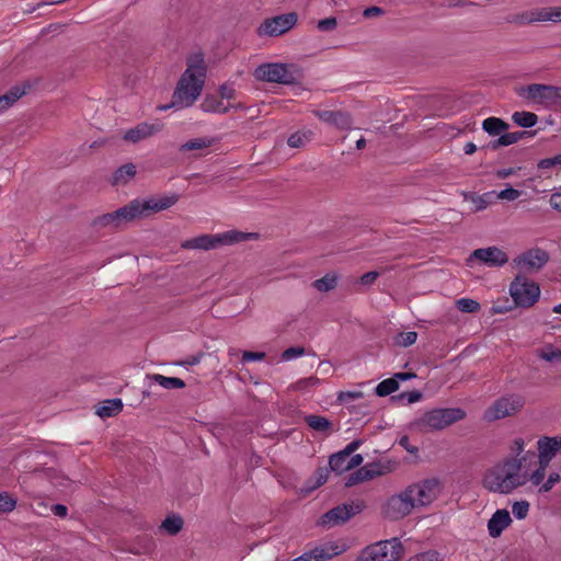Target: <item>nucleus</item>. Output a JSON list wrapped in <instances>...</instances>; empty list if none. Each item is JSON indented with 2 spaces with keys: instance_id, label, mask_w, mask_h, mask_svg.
<instances>
[{
  "instance_id": "obj_1",
  "label": "nucleus",
  "mask_w": 561,
  "mask_h": 561,
  "mask_svg": "<svg viewBox=\"0 0 561 561\" xmlns=\"http://www.w3.org/2000/svg\"><path fill=\"white\" fill-rule=\"evenodd\" d=\"M187 68L178 81L170 103L160 105V111L172 107H188L198 99L204 88L207 67L203 53H195L186 60Z\"/></svg>"
},
{
  "instance_id": "obj_2",
  "label": "nucleus",
  "mask_w": 561,
  "mask_h": 561,
  "mask_svg": "<svg viewBox=\"0 0 561 561\" xmlns=\"http://www.w3.org/2000/svg\"><path fill=\"white\" fill-rule=\"evenodd\" d=\"M253 239H257V233L229 230L218 234H202L196 238H192L186 240L182 247L185 249L209 250Z\"/></svg>"
},
{
  "instance_id": "obj_3",
  "label": "nucleus",
  "mask_w": 561,
  "mask_h": 561,
  "mask_svg": "<svg viewBox=\"0 0 561 561\" xmlns=\"http://www.w3.org/2000/svg\"><path fill=\"white\" fill-rule=\"evenodd\" d=\"M404 554V547L399 538L380 540L365 547L356 561H399Z\"/></svg>"
},
{
  "instance_id": "obj_4",
  "label": "nucleus",
  "mask_w": 561,
  "mask_h": 561,
  "mask_svg": "<svg viewBox=\"0 0 561 561\" xmlns=\"http://www.w3.org/2000/svg\"><path fill=\"white\" fill-rule=\"evenodd\" d=\"M254 76L260 81L290 85L298 82L300 72L294 65L263 64L255 69Z\"/></svg>"
},
{
  "instance_id": "obj_5",
  "label": "nucleus",
  "mask_w": 561,
  "mask_h": 561,
  "mask_svg": "<svg viewBox=\"0 0 561 561\" xmlns=\"http://www.w3.org/2000/svg\"><path fill=\"white\" fill-rule=\"evenodd\" d=\"M526 404L525 396L520 393H507L496 399L484 412V419L489 422L516 415Z\"/></svg>"
},
{
  "instance_id": "obj_6",
  "label": "nucleus",
  "mask_w": 561,
  "mask_h": 561,
  "mask_svg": "<svg viewBox=\"0 0 561 561\" xmlns=\"http://www.w3.org/2000/svg\"><path fill=\"white\" fill-rule=\"evenodd\" d=\"M466 417V412L460 408L433 409L425 412L416 421L419 427H428L431 430H443Z\"/></svg>"
},
{
  "instance_id": "obj_7",
  "label": "nucleus",
  "mask_w": 561,
  "mask_h": 561,
  "mask_svg": "<svg viewBox=\"0 0 561 561\" xmlns=\"http://www.w3.org/2000/svg\"><path fill=\"white\" fill-rule=\"evenodd\" d=\"M364 507L365 505L360 501L339 504L322 514L317 525L328 529L342 526L352 517L359 514Z\"/></svg>"
},
{
  "instance_id": "obj_8",
  "label": "nucleus",
  "mask_w": 561,
  "mask_h": 561,
  "mask_svg": "<svg viewBox=\"0 0 561 561\" xmlns=\"http://www.w3.org/2000/svg\"><path fill=\"white\" fill-rule=\"evenodd\" d=\"M510 294L516 306L529 308L538 301L540 288L537 283L529 282L525 276L517 275L510 285Z\"/></svg>"
},
{
  "instance_id": "obj_9",
  "label": "nucleus",
  "mask_w": 561,
  "mask_h": 561,
  "mask_svg": "<svg viewBox=\"0 0 561 561\" xmlns=\"http://www.w3.org/2000/svg\"><path fill=\"white\" fill-rule=\"evenodd\" d=\"M518 94L540 104H556L561 101V87L533 83L522 87Z\"/></svg>"
},
{
  "instance_id": "obj_10",
  "label": "nucleus",
  "mask_w": 561,
  "mask_h": 561,
  "mask_svg": "<svg viewBox=\"0 0 561 561\" xmlns=\"http://www.w3.org/2000/svg\"><path fill=\"white\" fill-rule=\"evenodd\" d=\"M537 457L535 451H527L520 458L507 457L502 462L490 469L483 479V486L489 488L493 477L505 478L510 473H517L522 471L523 462L533 460Z\"/></svg>"
},
{
  "instance_id": "obj_11",
  "label": "nucleus",
  "mask_w": 561,
  "mask_h": 561,
  "mask_svg": "<svg viewBox=\"0 0 561 561\" xmlns=\"http://www.w3.org/2000/svg\"><path fill=\"white\" fill-rule=\"evenodd\" d=\"M412 495L405 489L400 494L392 495L382 506V514L390 520H399L411 513L414 508Z\"/></svg>"
},
{
  "instance_id": "obj_12",
  "label": "nucleus",
  "mask_w": 561,
  "mask_h": 561,
  "mask_svg": "<svg viewBox=\"0 0 561 561\" xmlns=\"http://www.w3.org/2000/svg\"><path fill=\"white\" fill-rule=\"evenodd\" d=\"M410 495H412V500L414 502V506H425L431 504L440 492V483L438 479H425L419 483L409 485L407 488Z\"/></svg>"
},
{
  "instance_id": "obj_13",
  "label": "nucleus",
  "mask_w": 561,
  "mask_h": 561,
  "mask_svg": "<svg viewBox=\"0 0 561 561\" xmlns=\"http://www.w3.org/2000/svg\"><path fill=\"white\" fill-rule=\"evenodd\" d=\"M298 15L295 12L280 14L266 19L257 28L259 35L278 36L288 32L297 23Z\"/></svg>"
},
{
  "instance_id": "obj_14",
  "label": "nucleus",
  "mask_w": 561,
  "mask_h": 561,
  "mask_svg": "<svg viewBox=\"0 0 561 561\" xmlns=\"http://www.w3.org/2000/svg\"><path fill=\"white\" fill-rule=\"evenodd\" d=\"M473 260L491 267H500L508 262V255L497 247H488L474 250L467 259V264L470 265Z\"/></svg>"
},
{
  "instance_id": "obj_15",
  "label": "nucleus",
  "mask_w": 561,
  "mask_h": 561,
  "mask_svg": "<svg viewBox=\"0 0 561 561\" xmlns=\"http://www.w3.org/2000/svg\"><path fill=\"white\" fill-rule=\"evenodd\" d=\"M548 252L539 248L525 251L514 259V263L525 272H538L548 263Z\"/></svg>"
},
{
  "instance_id": "obj_16",
  "label": "nucleus",
  "mask_w": 561,
  "mask_h": 561,
  "mask_svg": "<svg viewBox=\"0 0 561 561\" xmlns=\"http://www.w3.org/2000/svg\"><path fill=\"white\" fill-rule=\"evenodd\" d=\"M528 481V473H510L505 478L493 477L486 490L500 494H510L515 489L523 486Z\"/></svg>"
},
{
  "instance_id": "obj_17",
  "label": "nucleus",
  "mask_w": 561,
  "mask_h": 561,
  "mask_svg": "<svg viewBox=\"0 0 561 561\" xmlns=\"http://www.w3.org/2000/svg\"><path fill=\"white\" fill-rule=\"evenodd\" d=\"M335 542L325 543L293 559V561H327L343 552Z\"/></svg>"
},
{
  "instance_id": "obj_18",
  "label": "nucleus",
  "mask_w": 561,
  "mask_h": 561,
  "mask_svg": "<svg viewBox=\"0 0 561 561\" xmlns=\"http://www.w3.org/2000/svg\"><path fill=\"white\" fill-rule=\"evenodd\" d=\"M312 113L320 121L340 129H348L353 124L351 114L344 111L314 110Z\"/></svg>"
},
{
  "instance_id": "obj_19",
  "label": "nucleus",
  "mask_w": 561,
  "mask_h": 561,
  "mask_svg": "<svg viewBox=\"0 0 561 561\" xmlns=\"http://www.w3.org/2000/svg\"><path fill=\"white\" fill-rule=\"evenodd\" d=\"M179 198V194L174 193L171 195L161 196L159 198H150L141 202L145 216L148 217L151 213H158L172 207L178 203Z\"/></svg>"
},
{
  "instance_id": "obj_20",
  "label": "nucleus",
  "mask_w": 561,
  "mask_h": 561,
  "mask_svg": "<svg viewBox=\"0 0 561 561\" xmlns=\"http://www.w3.org/2000/svg\"><path fill=\"white\" fill-rule=\"evenodd\" d=\"M512 524V518L507 510H497L488 520L489 535L492 538L501 536L503 530Z\"/></svg>"
},
{
  "instance_id": "obj_21",
  "label": "nucleus",
  "mask_w": 561,
  "mask_h": 561,
  "mask_svg": "<svg viewBox=\"0 0 561 561\" xmlns=\"http://www.w3.org/2000/svg\"><path fill=\"white\" fill-rule=\"evenodd\" d=\"M160 129V125L140 123L134 128L128 129L124 134L123 139L133 144H137L140 140H144L152 136L153 134L158 133Z\"/></svg>"
},
{
  "instance_id": "obj_22",
  "label": "nucleus",
  "mask_w": 561,
  "mask_h": 561,
  "mask_svg": "<svg viewBox=\"0 0 561 561\" xmlns=\"http://www.w3.org/2000/svg\"><path fill=\"white\" fill-rule=\"evenodd\" d=\"M116 213L123 226L136 219L146 217L141 202L139 199H134L129 202L127 205L116 209Z\"/></svg>"
},
{
  "instance_id": "obj_23",
  "label": "nucleus",
  "mask_w": 561,
  "mask_h": 561,
  "mask_svg": "<svg viewBox=\"0 0 561 561\" xmlns=\"http://www.w3.org/2000/svg\"><path fill=\"white\" fill-rule=\"evenodd\" d=\"M538 453L543 455L545 457L554 458L557 454L561 450V437H542L538 440Z\"/></svg>"
},
{
  "instance_id": "obj_24",
  "label": "nucleus",
  "mask_w": 561,
  "mask_h": 561,
  "mask_svg": "<svg viewBox=\"0 0 561 561\" xmlns=\"http://www.w3.org/2000/svg\"><path fill=\"white\" fill-rule=\"evenodd\" d=\"M330 471V468L319 467L314 471L313 476L306 481L305 486L301 489V493L310 494L312 491L323 485L329 479Z\"/></svg>"
},
{
  "instance_id": "obj_25",
  "label": "nucleus",
  "mask_w": 561,
  "mask_h": 561,
  "mask_svg": "<svg viewBox=\"0 0 561 561\" xmlns=\"http://www.w3.org/2000/svg\"><path fill=\"white\" fill-rule=\"evenodd\" d=\"M510 128V124L500 117H488L482 122V129L490 136H501Z\"/></svg>"
},
{
  "instance_id": "obj_26",
  "label": "nucleus",
  "mask_w": 561,
  "mask_h": 561,
  "mask_svg": "<svg viewBox=\"0 0 561 561\" xmlns=\"http://www.w3.org/2000/svg\"><path fill=\"white\" fill-rule=\"evenodd\" d=\"M123 401L119 398L104 400L95 413L102 419L112 417L117 415L123 410Z\"/></svg>"
},
{
  "instance_id": "obj_27",
  "label": "nucleus",
  "mask_w": 561,
  "mask_h": 561,
  "mask_svg": "<svg viewBox=\"0 0 561 561\" xmlns=\"http://www.w3.org/2000/svg\"><path fill=\"white\" fill-rule=\"evenodd\" d=\"M230 106L231 104L225 106L218 96L211 94H207L201 103V108L205 113H227Z\"/></svg>"
},
{
  "instance_id": "obj_28",
  "label": "nucleus",
  "mask_w": 561,
  "mask_h": 561,
  "mask_svg": "<svg viewBox=\"0 0 561 561\" xmlns=\"http://www.w3.org/2000/svg\"><path fill=\"white\" fill-rule=\"evenodd\" d=\"M348 458H350V456L346 453H344L343 450L332 454L329 457L330 470L335 472L336 474H342L346 471H350L348 470Z\"/></svg>"
},
{
  "instance_id": "obj_29",
  "label": "nucleus",
  "mask_w": 561,
  "mask_h": 561,
  "mask_svg": "<svg viewBox=\"0 0 561 561\" xmlns=\"http://www.w3.org/2000/svg\"><path fill=\"white\" fill-rule=\"evenodd\" d=\"M25 93V87L14 85L7 93L0 95V113L12 106Z\"/></svg>"
},
{
  "instance_id": "obj_30",
  "label": "nucleus",
  "mask_w": 561,
  "mask_h": 561,
  "mask_svg": "<svg viewBox=\"0 0 561 561\" xmlns=\"http://www.w3.org/2000/svg\"><path fill=\"white\" fill-rule=\"evenodd\" d=\"M378 477V472H373L368 468L360 467L356 471L352 472L345 481V486L351 488L358 483L373 480Z\"/></svg>"
},
{
  "instance_id": "obj_31",
  "label": "nucleus",
  "mask_w": 561,
  "mask_h": 561,
  "mask_svg": "<svg viewBox=\"0 0 561 561\" xmlns=\"http://www.w3.org/2000/svg\"><path fill=\"white\" fill-rule=\"evenodd\" d=\"M538 14L539 9H534L522 13L510 14L505 18V21L511 24L526 25L539 21Z\"/></svg>"
},
{
  "instance_id": "obj_32",
  "label": "nucleus",
  "mask_w": 561,
  "mask_h": 561,
  "mask_svg": "<svg viewBox=\"0 0 561 561\" xmlns=\"http://www.w3.org/2000/svg\"><path fill=\"white\" fill-rule=\"evenodd\" d=\"M147 378L151 381H154L164 389H182L186 386L184 380L178 377H165L159 374H149L147 375Z\"/></svg>"
},
{
  "instance_id": "obj_33",
  "label": "nucleus",
  "mask_w": 561,
  "mask_h": 561,
  "mask_svg": "<svg viewBox=\"0 0 561 561\" xmlns=\"http://www.w3.org/2000/svg\"><path fill=\"white\" fill-rule=\"evenodd\" d=\"M136 175V165L134 163H126L119 167L113 174L112 184H126L130 179Z\"/></svg>"
},
{
  "instance_id": "obj_34",
  "label": "nucleus",
  "mask_w": 561,
  "mask_h": 561,
  "mask_svg": "<svg viewBox=\"0 0 561 561\" xmlns=\"http://www.w3.org/2000/svg\"><path fill=\"white\" fill-rule=\"evenodd\" d=\"M305 422L309 427L317 432L330 433L332 431V422L324 416L309 414L305 416Z\"/></svg>"
},
{
  "instance_id": "obj_35",
  "label": "nucleus",
  "mask_w": 561,
  "mask_h": 561,
  "mask_svg": "<svg viewBox=\"0 0 561 561\" xmlns=\"http://www.w3.org/2000/svg\"><path fill=\"white\" fill-rule=\"evenodd\" d=\"M494 193L495 192H488L482 195H478L474 192H462L461 194L465 201H470L474 205L472 211L477 213L488 207L490 201H485V197H492Z\"/></svg>"
},
{
  "instance_id": "obj_36",
  "label": "nucleus",
  "mask_w": 561,
  "mask_h": 561,
  "mask_svg": "<svg viewBox=\"0 0 561 561\" xmlns=\"http://www.w3.org/2000/svg\"><path fill=\"white\" fill-rule=\"evenodd\" d=\"M512 119L519 127L530 128L537 124L538 116H537V114H535L533 112L522 111V112H515L512 115Z\"/></svg>"
},
{
  "instance_id": "obj_37",
  "label": "nucleus",
  "mask_w": 561,
  "mask_h": 561,
  "mask_svg": "<svg viewBox=\"0 0 561 561\" xmlns=\"http://www.w3.org/2000/svg\"><path fill=\"white\" fill-rule=\"evenodd\" d=\"M183 525L184 522L180 515H172L167 516V518L161 524V528L169 535L175 536L183 529Z\"/></svg>"
},
{
  "instance_id": "obj_38",
  "label": "nucleus",
  "mask_w": 561,
  "mask_h": 561,
  "mask_svg": "<svg viewBox=\"0 0 561 561\" xmlns=\"http://www.w3.org/2000/svg\"><path fill=\"white\" fill-rule=\"evenodd\" d=\"M214 144V139L211 138H194L191 139L180 147V151H192V150H201L210 147Z\"/></svg>"
},
{
  "instance_id": "obj_39",
  "label": "nucleus",
  "mask_w": 561,
  "mask_h": 561,
  "mask_svg": "<svg viewBox=\"0 0 561 561\" xmlns=\"http://www.w3.org/2000/svg\"><path fill=\"white\" fill-rule=\"evenodd\" d=\"M337 285V276L334 274H325L323 277L316 279L312 286L319 291H330Z\"/></svg>"
},
{
  "instance_id": "obj_40",
  "label": "nucleus",
  "mask_w": 561,
  "mask_h": 561,
  "mask_svg": "<svg viewBox=\"0 0 561 561\" xmlns=\"http://www.w3.org/2000/svg\"><path fill=\"white\" fill-rule=\"evenodd\" d=\"M398 388L399 383L397 382V379H394L392 376L391 378L385 379L381 382H379L375 389V393L378 397H386L397 391Z\"/></svg>"
},
{
  "instance_id": "obj_41",
  "label": "nucleus",
  "mask_w": 561,
  "mask_h": 561,
  "mask_svg": "<svg viewBox=\"0 0 561 561\" xmlns=\"http://www.w3.org/2000/svg\"><path fill=\"white\" fill-rule=\"evenodd\" d=\"M312 131H296L289 136L287 144L291 148H300L310 141Z\"/></svg>"
},
{
  "instance_id": "obj_42",
  "label": "nucleus",
  "mask_w": 561,
  "mask_h": 561,
  "mask_svg": "<svg viewBox=\"0 0 561 561\" xmlns=\"http://www.w3.org/2000/svg\"><path fill=\"white\" fill-rule=\"evenodd\" d=\"M539 21H561V7L539 8Z\"/></svg>"
},
{
  "instance_id": "obj_43",
  "label": "nucleus",
  "mask_w": 561,
  "mask_h": 561,
  "mask_svg": "<svg viewBox=\"0 0 561 561\" xmlns=\"http://www.w3.org/2000/svg\"><path fill=\"white\" fill-rule=\"evenodd\" d=\"M456 307L461 312L476 313L481 309L480 304L471 298H460L456 301Z\"/></svg>"
},
{
  "instance_id": "obj_44",
  "label": "nucleus",
  "mask_w": 561,
  "mask_h": 561,
  "mask_svg": "<svg viewBox=\"0 0 561 561\" xmlns=\"http://www.w3.org/2000/svg\"><path fill=\"white\" fill-rule=\"evenodd\" d=\"M16 506V499L8 492L0 493V513H10Z\"/></svg>"
},
{
  "instance_id": "obj_45",
  "label": "nucleus",
  "mask_w": 561,
  "mask_h": 561,
  "mask_svg": "<svg viewBox=\"0 0 561 561\" xmlns=\"http://www.w3.org/2000/svg\"><path fill=\"white\" fill-rule=\"evenodd\" d=\"M537 134V130H517L513 133H505V137L508 146L518 142L524 138L534 137Z\"/></svg>"
},
{
  "instance_id": "obj_46",
  "label": "nucleus",
  "mask_w": 561,
  "mask_h": 561,
  "mask_svg": "<svg viewBox=\"0 0 561 561\" xmlns=\"http://www.w3.org/2000/svg\"><path fill=\"white\" fill-rule=\"evenodd\" d=\"M529 503L527 501H518V502H515L512 506V512H513V515L517 518V519H524L527 517L528 515V512H529Z\"/></svg>"
},
{
  "instance_id": "obj_47",
  "label": "nucleus",
  "mask_w": 561,
  "mask_h": 561,
  "mask_svg": "<svg viewBox=\"0 0 561 561\" xmlns=\"http://www.w3.org/2000/svg\"><path fill=\"white\" fill-rule=\"evenodd\" d=\"M417 333L415 331L401 332L396 343L400 346L408 347L416 342Z\"/></svg>"
},
{
  "instance_id": "obj_48",
  "label": "nucleus",
  "mask_w": 561,
  "mask_h": 561,
  "mask_svg": "<svg viewBox=\"0 0 561 561\" xmlns=\"http://www.w3.org/2000/svg\"><path fill=\"white\" fill-rule=\"evenodd\" d=\"M561 477L558 472H552L548 476V479L540 485L538 492L547 493L552 490V488L560 482Z\"/></svg>"
},
{
  "instance_id": "obj_49",
  "label": "nucleus",
  "mask_w": 561,
  "mask_h": 561,
  "mask_svg": "<svg viewBox=\"0 0 561 561\" xmlns=\"http://www.w3.org/2000/svg\"><path fill=\"white\" fill-rule=\"evenodd\" d=\"M337 26V20L335 16H329L318 21L317 27L321 32H331Z\"/></svg>"
},
{
  "instance_id": "obj_50",
  "label": "nucleus",
  "mask_w": 561,
  "mask_h": 561,
  "mask_svg": "<svg viewBox=\"0 0 561 561\" xmlns=\"http://www.w3.org/2000/svg\"><path fill=\"white\" fill-rule=\"evenodd\" d=\"M538 169H551L554 167H561V153L551 158L541 159L538 164Z\"/></svg>"
},
{
  "instance_id": "obj_51",
  "label": "nucleus",
  "mask_w": 561,
  "mask_h": 561,
  "mask_svg": "<svg viewBox=\"0 0 561 561\" xmlns=\"http://www.w3.org/2000/svg\"><path fill=\"white\" fill-rule=\"evenodd\" d=\"M539 357L547 362L561 360V351L549 346L540 352Z\"/></svg>"
},
{
  "instance_id": "obj_52",
  "label": "nucleus",
  "mask_w": 561,
  "mask_h": 561,
  "mask_svg": "<svg viewBox=\"0 0 561 561\" xmlns=\"http://www.w3.org/2000/svg\"><path fill=\"white\" fill-rule=\"evenodd\" d=\"M305 352H306V350L302 346H291V347L286 348L282 353V359L283 360H290L294 357H298V356L304 355Z\"/></svg>"
},
{
  "instance_id": "obj_53",
  "label": "nucleus",
  "mask_w": 561,
  "mask_h": 561,
  "mask_svg": "<svg viewBox=\"0 0 561 561\" xmlns=\"http://www.w3.org/2000/svg\"><path fill=\"white\" fill-rule=\"evenodd\" d=\"M520 195H522L520 191L513 188V187H507L505 190H502L500 193H497L496 198L506 199V201H515L518 197H520Z\"/></svg>"
},
{
  "instance_id": "obj_54",
  "label": "nucleus",
  "mask_w": 561,
  "mask_h": 561,
  "mask_svg": "<svg viewBox=\"0 0 561 561\" xmlns=\"http://www.w3.org/2000/svg\"><path fill=\"white\" fill-rule=\"evenodd\" d=\"M507 140L505 137V134L497 136L496 139H493L489 141L485 146H483L481 149H490L492 151L499 150L501 147H507Z\"/></svg>"
},
{
  "instance_id": "obj_55",
  "label": "nucleus",
  "mask_w": 561,
  "mask_h": 561,
  "mask_svg": "<svg viewBox=\"0 0 561 561\" xmlns=\"http://www.w3.org/2000/svg\"><path fill=\"white\" fill-rule=\"evenodd\" d=\"M93 227L98 228H108L112 231V216L111 213L104 214L102 216L96 217L93 222Z\"/></svg>"
},
{
  "instance_id": "obj_56",
  "label": "nucleus",
  "mask_w": 561,
  "mask_h": 561,
  "mask_svg": "<svg viewBox=\"0 0 561 561\" xmlns=\"http://www.w3.org/2000/svg\"><path fill=\"white\" fill-rule=\"evenodd\" d=\"M373 472H378V477L391 471L390 465H383L380 461H374L364 466Z\"/></svg>"
},
{
  "instance_id": "obj_57",
  "label": "nucleus",
  "mask_w": 561,
  "mask_h": 561,
  "mask_svg": "<svg viewBox=\"0 0 561 561\" xmlns=\"http://www.w3.org/2000/svg\"><path fill=\"white\" fill-rule=\"evenodd\" d=\"M319 382H320V379L318 377L312 376L309 378H302V379L298 380L295 383L294 388L296 390H305L309 387H313V386L318 385Z\"/></svg>"
},
{
  "instance_id": "obj_58",
  "label": "nucleus",
  "mask_w": 561,
  "mask_h": 561,
  "mask_svg": "<svg viewBox=\"0 0 561 561\" xmlns=\"http://www.w3.org/2000/svg\"><path fill=\"white\" fill-rule=\"evenodd\" d=\"M546 477V470L537 468L533 473L528 474V481L533 485H541Z\"/></svg>"
},
{
  "instance_id": "obj_59",
  "label": "nucleus",
  "mask_w": 561,
  "mask_h": 561,
  "mask_svg": "<svg viewBox=\"0 0 561 561\" xmlns=\"http://www.w3.org/2000/svg\"><path fill=\"white\" fill-rule=\"evenodd\" d=\"M219 99L222 100V99H227V100H231V99H234L236 96V90L227 84V83H224L219 87Z\"/></svg>"
},
{
  "instance_id": "obj_60",
  "label": "nucleus",
  "mask_w": 561,
  "mask_h": 561,
  "mask_svg": "<svg viewBox=\"0 0 561 561\" xmlns=\"http://www.w3.org/2000/svg\"><path fill=\"white\" fill-rule=\"evenodd\" d=\"M266 354L264 352H251L245 351L242 354V360L243 362H255V360H262L264 359Z\"/></svg>"
},
{
  "instance_id": "obj_61",
  "label": "nucleus",
  "mask_w": 561,
  "mask_h": 561,
  "mask_svg": "<svg viewBox=\"0 0 561 561\" xmlns=\"http://www.w3.org/2000/svg\"><path fill=\"white\" fill-rule=\"evenodd\" d=\"M363 397V392L360 391H346V392H343L341 391L337 396V400L340 402H346L347 400H356V399H360Z\"/></svg>"
},
{
  "instance_id": "obj_62",
  "label": "nucleus",
  "mask_w": 561,
  "mask_h": 561,
  "mask_svg": "<svg viewBox=\"0 0 561 561\" xmlns=\"http://www.w3.org/2000/svg\"><path fill=\"white\" fill-rule=\"evenodd\" d=\"M379 276V273L377 271H370L365 274H363L359 278V283L364 286L371 285Z\"/></svg>"
},
{
  "instance_id": "obj_63",
  "label": "nucleus",
  "mask_w": 561,
  "mask_h": 561,
  "mask_svg": "<svg viewBox=\"0 0 561 561\" xmlns=\"http://www.w3.org/2000/svg\"><path fill=\"white\" fill-rule=\"evenodd\" d=\"M399 445L412 455H416L419 453V448L410 444V438L407 435L399 439Z\"/></svg>"
},
{
  "instance_id": "obj_64",
  "label": "nucleus",
  "mask_w": 561,
  "mask_h": 561,
  "mask_svg": "<svg viewBox=\"0 0 561 561\" xmlns=\"http://www.w3.org/2000/svg\"><path fill=\"white\" fill-rule=\"evenodd\" d=\"M383 13H385V10L382 8L373 5V7L366 8L363 12V15L366 19H370L374 16L382 15Z\"/></svg>"
}]
</instances>
